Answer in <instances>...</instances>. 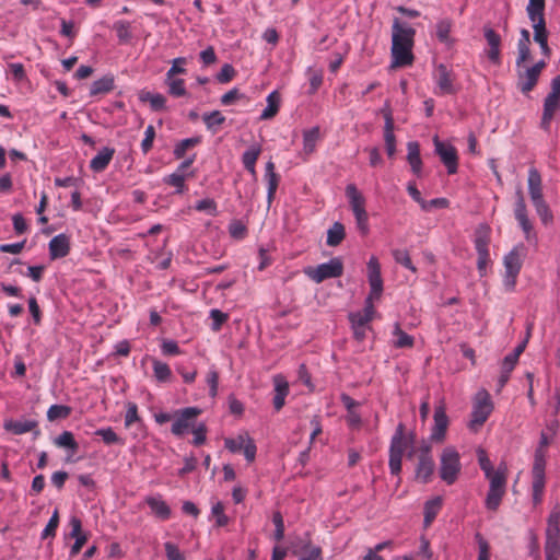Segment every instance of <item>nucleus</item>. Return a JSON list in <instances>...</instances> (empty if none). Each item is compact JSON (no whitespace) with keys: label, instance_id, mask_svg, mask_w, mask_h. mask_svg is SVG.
I'll use <instances>...</instances> for the list:
<instances>
[{"label":"nucleus","instance_id":"56","mask_svg":"<svg viewBox=\"0 0 560 560\" xmlns=\"http://www.w3.org/2000/svg\"><path fill=\"white\" fill-rule=\"evenodd\" d=\"M58 525H59V513H58V510H55L50 520L48 521V524L42 532V539L55 537Z\"/></svg>","mask_w":560,"mask_h":560},{"label":"nucleus","instance_id":"49","mask_svg":"<svg viewBox=\"0 0 560 560\" xmlns=\"http://www.w3.org/2000/svg\"><path fill=\"white\" fill-rule=\"evenodd\" d=\"M394 336H396V339L394 341V346L396 348H411L413 346V338L401 330L399 324L395 325Z\"/></svg>","mask_w":560,"mask_h":560},{"label":"nucleus","instance_id":"27","mask_svg":"<svg viewBox=\"0 0 560 560\" xmlns=\"http://www.w3.org/2000/svg\"><path fill=\"white\" fill-rule=\"evenodd\" d=\"M530 34L526 28L521 30V37L517 42V58H516V68H522V66L530 59Z\"/></svg>","mask_w":560,"mask_h":560},{"label":"nucleus","instance_id":"10","mask_svg":"<svg viewBox=\"0 0 560 560\" xmlns=\"http://www.w3.org/2000/svg\"><path fill=\"white\" fill-rule=\"evenodd\" d=\"M342 272L343 265L339 258H332L328 262L304 269V273L315 283H320L330 278H338Z\"/></svg>","mask_w":560,"mask_h":560},{"label":"nucleus","instance_id":"17","mask_svg":"<svg viewBox=\"0 0 560 560\" xmlns=\"http://www.w3.org/2000/svg\"><path fill=\"white\" fill-rule=\"evenodd\" d=\"M434 79L439 89V94L446 95L456 93V89L454 86L455 77L446 66L440 65L436 68Z\"/></svg>","mask_w":560,"mask_h":560},{"label":"nucleus","instance_id":"1","mask_svg":"<svg viewBox=\"0 0 560 560\" xmlns=\"http://www.w3.org/2000/svg\"><path fill=\"white\" fill-rule=\"evenodd\" d=\"M416 30L395 18L392 25V59L393 67H407L413 62L412 48Z\"/></svg>","mask_w":560,"mask_h":560},{"label":"nucleus","instance_id":"50","mask_svg":"<svg viewBox=\"0 0 560 560\" xmlns=\"http://www.w3.org/2000/svg\"><path fill=\"white\" fill-rule=\"evenodd\" d=\"M185 182L186 175L179 172H174L164 178V183L175 187L178 194H183L186 190Z\"/></svg>","mask_w":560,"mask_h":560},{"label":"nucleus","instance_id":"46","mask_svg":"<svg viewBox=\"0 0 560 560\" xmlns=\"http://www.w3.org/2000/svg\"><path fill=\"white\" fill-rule=\"evenodd\" d=\"M200 142H201L200 137L187 138V139L179 141L174 148V152H173L174 156L176 159L184 158L187 150L198 145Z\"/></svg>","mask_w":560,"mask_h":560},{"label":"nucleus","instance_id":"52","mask_svg":"<svg viewBox=\"0 0 560 560\" xmlns=\"http://www.w3.org/2000/svg\"><path fill=\"white\" fill-rule=\"evenodd\" d=\"M166 84L168 86V92L172 96L180 97L185 96L187 94L186 88H185V81L183 79L166 78Z\"/></svg>","mask_w":560,"mask_h":560},{"label":"nucleus","instance_id":"28","mask_svg":"<svg viewBox=\"0 0 560 560\" xmlns=\"http://www.w3.org/2000/svg\"><path fill=\"white\" fill-rule=\"evenodd\" d=\"M115 154V149L105 147L103 148L90 162L92 171L100 173L107 168Z\"/></svg>","mask_w":560,"mask_h":560},{"label":"nucleus","instance_id":"20","mask_svg":"<svg viewBox=\"0 0 560 560\" xmlns=\"http://www.w3.org/2000/svg\"><path fill=\"white\" fill-rule=\"evenodd\" d=\"M485 38L489 45V50L487 52L488 58L495 65L500 63V45H501V36L491 27L483 28Z\"/></svg>","mask_w":560,"mask_h":560},{"label":"nucleus","instance_id":"7","mask_svg":"<svg viewBox=\"0 0 560 560\" xmlns=\"http://www.w3.org/2000/svg\"><path fill=\"white\" fill-rule=\"evenodd\" d=\"M346 196L349 200L351 210L354 214L358 229L362 234L369 232V217L365 210V199L362 194L358 190L354 184H349L346 187Z\"/></svg>","mask_w":560,"mask_h":560},{"label":"nucleus","instance_id":"3","mask_svg":"<svg viewBox=\"0 0 560 560\" xmlns=\"http://www.w3.org/2000/svg\"><path fill=\"white\" fill-rule=\"evenodd\" d=\"M494 409L490 394L486 389H479L472 398V408L468 428L472 432H478L486 423Z\"/></svg>","mask_w":560,"mask_h":560},{"label":"nucleus","instance_id":"16","mask_svg":"<svg viewBox=\"0 0 560 560\" xmlns=\"http://www.w3.org/2000/svg\"><path fill=\"white\" fill-rule=\"evenodd\" d=\"M533 23L534 40L540 46L541 54L549 57L551 50L548 45V32L546 28L545 14L528 15Z\"/></svg>","mask_w":560,"mask_h":560},{"label":"nucleus","instance_id":"8","mask_svg":"<svg viewBox=\"0 0 560 560\" xmlns=\"http://www.w3.org/2000/svg\"><path fill=\"white\" fill-rule=\"evenodd\" d=\"M201 415V409L197 407H186L175 410L174 422L171 432L175 436L182 438L191 432L198 424L197 418Z\"/></svg>","mask_w":560,"mask_h":560},{"label":"nucleus","instance_id":"44","mask_svg":"<svg viewBox=\"0 0 560 560\" xmlns=\"http://www.w3.org/2000/svg\"><path fill=\"white\" fill-rule=\"evenodd\" d=\"M140 98L143 102H149L151 108L155 112L164 110L166 108V97L163 94L145 92Z\"/></svg>","mask_w":560,"mask_h":560},{"label":"nucleus","instance_id":"55","mask_svg":"<svg viewBox=\"0 0 560 560\" xmlns=\"http://www.w3.org/2000/svg\"><path fill=\"white\" fill-rule=\"evenodd\" d=\"M211 514L215 518V526L223 527L229 524L230 518L224 513V505L222 502H217L211 509Z\"/></svg>","mask_w":560,"mask_h":560},{"label":"nucleus","instance_id":"40","mask_svg":"<svg viewBox=\"0 0 560 560\" xmlns=\"http://www.w3.org/2000/svg\"><path fill=\"white\" fill-rule=\"evenodd\" d=\"M54 444L57 447L69 450L72 454L77 453L79 450V444L75 441L73 433L70 431H63L62 433H60L54 440Z\"/></svg>","mask_w":560,"mask_h":560},{"label":"nucleus","instance_id":"13","mask_svg":"<svg viewBox=\"0 0 560 560\" xmlns=\"http://www.w3.org/2000/svg\"><path fill=\"white\" fill-rule=\"evenodd\" d=\"M368 280L371 287V291L366 299L380 300L383 293V279L381 275V264L375 256H372L368 261Z\"/></svg>","mask_w":560,"mask_h":560},{"label":"nucleus","instance_id":"6","mask_svg":"<svg viewBox=\"0 0 560 560\" xmlns=\"http://www.w3.org/2000/svg\"><path fill=\"white\" fill-rule=\"evenodd\" d=\"M526 248L523 244H518L509 252L503 259L505 269L504 284L513 290L516 284V278L522 269L523 258L525 257Z\"/></svg>","mask_w":560,"mask_h":560},{"label":"nucleus","instance_id":"60","mask_svg":"<svg viewBox=\"0 0 560 560\" xmlns=\"http://www.w3.org/2000/svg\"><path fill=\"white\" fill-rule=\"evenodd\" d=\"M96 435L101 436L103 442L107 445L117 444L120 443L119 436L116 434V432L112 428H103L98 429L95 432Z\"/></svg>","mask_w":560,"mask_h":560},{"label":"nucleus","instance_id":"57","mask_svg":"<svg viewBox=\"0 0 560 560\" xmlns=\"http://www.w3.org/2000/svg\"><path fill=\"white\" fill-rule=\"evenodd\" d=\"M545 466H546L545 451H542L541 448H537L535 452V459H534V465H533V469H532V475L545 476Z\"/></svg>","mask_w":560,"mask_h":560},{"label":"nucleus","instance_id":"23","mask_svg":"<svg viewBox=\"0 0 560 560\" xmlns=\"http://www.w3.org/2000/svg\"><path fill=\"white\" fill-rule=\"evenodd\" d=\"M70 252V240L66 234H58L49 242V256L51 259L66 257Z\"/></svg>","mask_w":560,"mask_h":560},{"label":"nucleus","instance_id":"18","mask_svg":"<svg viewBox=\"0 0 560 560\" xmlns=\"http://www.w3.org/2000/svg\"><path fill=\"white\" fill-rule=\"evenodd\" d=\"M448 427V418L444 404H440L434 409V425L431 432V440L441 442L444 440Z\"/></svg>","mask_w":560,"mask_h":560},{"label":"nucleus","instance_id":"36","mask_svg":"<svg viewBox=\"0 0 560 560\" xmlns=\"http://www.w3.org/2000/svg\"><path fill=\"white\" fill-rule=\"evenodd\" d=\"M261 149L259 145H253L243 153L242 162L244 167L255 177L256 176V162L260 155Z\"/></svg>","mask_w":560,"mask_h":560},{"label":"nucleus","instance_id":"34","mask_svg":"<svg viewBox=\"0 0 560 560\" xmlns=\"http://www.w3.org/2000/svg\"><path fill=\"white\" fill-rule=\"evenodd\" d=\"M545 560H560V536L545 535Z\"/></svg>","mask_w":560,"mask_h":560},{"label":"nucleus","instance_id":"5","mask_svg":"<svg viewBox=\"0 0 560 560\" xmlns=\"http://www.w3.org/2000/svg\"><path fill=\"white\" fill-rule=\"evenodd\" d=\"M462 471L460 455L454 446H446L440 455V478L448 486L455 483Z\"/></svg>","mask_w":560,"mask_h":560},{"label":"nucleus","instance_id":"15","mask_svg":"<svg viewBox=\"0 0 560 560\" xmlns=\"http://www.w3.org/2000/svg\"><path fill=\"white\" fill-rule=\"evenodd\" d=\"M434 471V460L431 456V446L423 445L419 455L418 465L416 468V477L423 483L431 480Z\"/></svg>","mask_w":560,"mask_h":560},{"label":"nucleus","instance_id":"22","mask_svg":"<svg viewBox=\"0 0 560 560\" xmlns=\"http://www.w3.org/2000/svg\"><path fill=\"white\" fill-rule=\"evenodd\" d=\"M528 192L533 205L545 201L540 173L532 167L528 171Z\"/></svg>","mask_w":560,"mask_h":560},{"label":"nucleus","instance_id":"54","mask_svg":"<svg viewBox=\"0 0 560 560\" xmlns=\"http://www.w3.org/2000/svg\"><path fill=\"white\" fill-rule=\"evenodd\" d=\"M195 209L199 212H206L209 215L215 217L218 214V205L211 198L199 200L195 205Z\"/></svg>","mask_w":560,"mask_h":560},{"label":"nucleus","instance_id":"12","mask_svg":"<svg viewBox=\"0 0 560 560\" xmlns=\"http://www.w3.org/2000/svg\"><path fill=\"white\" fill-rule=\"evenodd\" d=\"M435 153L440 156L442 163L447 168L448 174H455L458 170V154L454 145L445 143L438 136L433 138Z\"/></svg>","mask_w":560,"mask_h":560},{"label":"nucleus","instance_id":"43","mask_svg":"<svg viewBox=\"0 0 560 560\" xmlns=\"http://www.w3.org/2000/svg\"><path fill=\"white\" fill-rule=\"evenodd\" d=\"M453 27V22L450 19H443L436 23V37L443 44H451L453 40L451 38V31Z\"/></svg>","mask_w":560,"mask_h":560},{"label":"nucleus","instance_id":"32","mask_svg":"<svg viewBox=\"0 0 560 560\" xmlns=\"http://www.w3.org/2000/svg\"><path fill=\"white\" fill-rule=\"evenodd\" d=\"M115 89V78L113 74H106L101 79L94 81L90 89V95H103L112 92Z\"/></svg>","mask_w":560,"mask_h":560},{"label":"nucleus","instance_id":"41","mask_svg":"<svg viewBox=\"0 0 560 560\" xmlns=\"http://www.w3.org/2000/svg\"><path fill=\"white\" fill-rule=\"evenodd\" d=\"M545 535L560 536V505H555L547 518Z\"/></svg>","mask_w":560,"mask_h":560},{"label":"nucleus","instance_id":"53","mask_svg":"<svg viewBox=\"0 0 560 560\" xmlns=\"http://www.w3.org/2000/svg\"><path fill=\"white\" fill-rule=\"evenodd\" d=\"M394 259L397 264L409 269L413 273L417 272L416 266L412 264L409 253L406 249H395L393 252Z\"/></svg>","mask_w":560,"mask_h":560},{"label":"nucleus","instance_id":"39","mask_svg":"<svg viewBox=\"0 0 560 560\" xmlns=\"http://www.w3.org/2000/svg\"><path fill=\"white\" fill-rule=\"evenodd\" d=\"M279 107L280 96L277 91H273L267 96V107L262 110L260 119L268 120L273 118L278 114Z\"/></svg>","mask_w":560,"mask_h":560},{"label":"nucleus","instance_id":"30","mask_svg":"<svg viewBox=\"0 0 560 560\" xmlns=\"http://www.w3.org/2000/svg\"><path fill=\"white\" fill-rule=\"evenodd\" d=\"M5 430L14 433V434H24L27 432H35V435H39V430L37 429V422L35 420H16L10 421L4 424Z\"/></svg>","mask_w":560,"mask_h":560},{"label":"nucleus","instance_id":"25","mask_svg":"<svg viewBox=\"0 0 560 560\" xmlns=\"http://www.w3.org/2000/svg\"><path fill=\"white\" fill-rule=\"evenodd\" d=\"M70 526H71L70 536L72 538H75V541L71 547L70 555L75 556L81 551L82 547L88 541V537L85 534L82 533V523L79 517H77V516L71 517Z\"/></svg>","mask_w":560,"mask_h":560},{"label":"nucleus","instance_id":"42","mask_svg":"<svg viewBox=\"0 0 560 560\" xmlns=\"http://www.w3.org/2000/svg\"><path fill=\"white\" fill-rule=\"evenodd\" d=\"M153 375L160 383H167L172 378V371L168 364L158 360H152Z\"/></svg>","mask_w":560,"mask_h":560},{"label":"nucleus","instance_id":"58","mask_svg":"<svg viewBox=\"0 0 560 560\" xmlns=\"http://www.w3.org/2000/svg\"><path fill=\"white\" fill-rule=\"evenodd\" d=\"M475 539L478 544V559L477 560H490V545L483 538L480 533L475 535Z\"/></svg>","mask_w":560,"mask_h":560},{"label":"nucleus","instance_id":"59","mask_svg":"<svg viewBox=\"0 0 560 560\" xmlns=\"http://www.w3.org/2000/svg\"><path fill=\"white\" fill-rule=\"evenodd\" d=\"M210 318L212 319L211 329L219 331L222 325L229 319V315L218 308L210 311Z\"/></svg>","mask_w":560,"mask_h":560},{"label":"nucleus","instance_id":"29","mask_svg":"<svg viewBox=\"0 0 560 560\" xmlns=\"http://www.w3.org/2000/svg\"><path fill=\"white\" fill-rule=\"evenodd\" d=\"M148 506L151 509L152 513L162 521H167L171 517V508L168 504L161 498L158 497H148L145 499Z\"/></svg>","mask_w":560,"mask_h":560},{"label":"nucleus","instance_id":"24","mask_svg":"<svg viewBox=\"0 0 560 560\" xmlns=\"http://www.w3.org/2000/svg\"><path fill=\"white\" fill-rule=\"evenodd\" d=\"M373 302L374 300L366 299L363 311L349 315L351 326L369 327V323L373 319L375 314Z\"/></svg>","mask_w":560,"mask_h":560},{"label":"nucleus","instance_id":"63","mask_svg":"<svg viewBox=\"0 0 560 560\" xmlns=\"http://www.w3.org/2000/svg\"><path fill=\"white\" fill-rule=\"evenodd\" d=\"M477 457H478L479 466H480L481 470L485 472V476H489V474H492L495 471L493 469V466H492V464L488 457V454L485 450L479 448L477 451Z\"/></svg>","mask_w":560,"mask_h":560},{"label":"nucleus","instance_id":"62","mask_svg":"<svg viewBox=\"0 0 560 560\" xmlns=\"http://www.w3.org/2000/svg\"><path fill=\"white\" fill-rule=\"evenodd\" d=\"M185 63H186V58H184V57L175 58L172 61V67L166 72V78L172 79V78H175L177 74H185L186 69L183 67Z\"/></svg>","mask_w":560,"mask_h":560},{"label":"nucleus","instance_id":"11","mask_svg":"<svg viewBox=\"0 0 560 560\" xmlns=\"http://www.w3.org/2000/svg\"><path fill=\"white\" fill-rule=\"evenodd\" d=\"M224 446L231 453H238L244 451L245 458L252 463L256 457V444L254 440L247 434H238L236 438H229L224 440Z\"/></svg>","mask_w":560,"mask_h":560},{"label":"nucleus","instance_id":"35","mask_svg":"<svg viewBox=\"0 0 560 560\" xmlns=\"http://www.w3.org/2000/svg\"><path fill=\"white\" fill-rule=\"evenodd\" d=\"M319 139L320 129L318 126L303 131V152L305 155H311L315 151Z\"/></svg>","mask_w":560,"mask_h":560},{"label":"nucleus","instance_id":"51","mask_svg":"<svg viewBox=\"0 0 560 560\" xmlns=\"http://www.w3.org/2000/svg\"><path fill=\"white\" fill-rule=\"evenodd\" d=\"M490 233L489 229L485 228L477 232L475 238V248L477 253L489 252Z\"/></svg>","mask_w":560,"mask_h":560},{"label":"nucleus","instance_id":"37","mask_svg":"<svg viewBox=\"0 0 560 560\" xmlns=\"http://www.w3.org/2000/svg\"><path fill=\"white\" fill-rule=\"evenodd\" d=\"M442 498L436 497L424 504V526L429 527L442 509Z\"/></svg>","mask_w":560,"mask_h":560},{"label":"nucleus","instance_id":"9","mask_svg":"<svg viewBox=\"0 0 560 560\" xmlns=\"http://www.w3.org/2000/svg\"><path fill=\"white\" fill-rule=\"evenodd\" d=\"M551 91L544 101L540 127L549 131L555 114L560 110V74L551 80Z\"/></svg>","mask_w":560,"mask_h":560},{"label":"nucleus","instance_id":"38","mask_svg":"<svg viewBox=\"0 0 560 560\" xmlns=\"http://www.w3.org/2000/svg\"><path fill=\"white\" fill-rule=\"evenodd\" d=\"M346 237V230L342 223L335 222L327 231L326 244L330 247L338 246Z\"/></svg>","mask_w":560,"mask_h":560},{"label":"nucleus","instance_id":"2","mask_svg":"<svg viewBox=\"0 0 560 560\" xmlns=\"http://www.w3.org/2000/svg\"><path fill=\"white\" fill-rule=\"evenodd\" d=\"M415 443L413 435L406 436L404 423H399L392 438L389 446L388 466L392 475H399L401 471V460L404 453L412 447Z\"/></svg>","mask_w":560,"mask_h":560},{"label":"nucleus","instance_id":"26","mask_svg":"<svg viewBox=\"0 0 560 560\" xmlns=\"http://www.w3.org/2000/svg\"><path fill=\"white\" fill-rule=\"evenodd\" d=\"M384 141L388 158L396 153V137L394 135V119L390 112L385 113Z\"/></svg>","mask_w":560,"mask_h":560},{"label":"nucleus","instance_id":"31","mask_svg":"<svg viewBox=\"0 0 560 560\" xmlns=\"http://www.w3.org/2000/svg\"><path fill=\"white\" fill-rule=\"evenodd\" d=\"M265 178L267 180V186H268L267 200H268V205L270 206L275 198V195H276V191H277V188L279 185V180H280L279 175L275 172V164L271 161L267 162V164H266Z\"/></svg>","mask_w":560,"mask_h":560},{"label":"nucleus","instance_id":"64","mask_svg":"<svg viewBox=\"0 0 560 560\" xmlns=\"http://www.w3.org/2000/svg\"><path fill=\"white\" fill-rule=\"evenodd\" d=\"M164 549L167 560H186L184 552L174 542L166 541Z\"/></svg>","mask_w":560,"mask_h":560},{"label":"nucleus","instance_id":"61","mask_svg":"<svg viewBox=\"0 0 560 560\" xmlns=\"http://www.w3.org/2000/svg\"><path fill=\"white\" fill-rule=\"evenodd\" d=\"M272 523L276 527L273 538L277 541H281L284 537V522H283L282 514L279 511L273 512Z\"/></svg>","mask_w":560,"mask_h":560},{"label":"nucleus","instance_id":"33","mask_svg":"<svg viewBox=\"0 0 560 560\" xmlns=\"http://www.w3.org/2000/svg\"><path fill=\"white\" fill-rule=\"evenodd\" d=\"M407 161L411 167V171L416 175H420L422 170V160L420 155V145L417 141H410L407 144Z\"/></svg>","mask_w":560,"mask_h":560},{"label":"nucleus","instance_id":"19","mask_svg":"<svg viewBox=\"0 0 560 560\" xmlns=\"http://www.w3.org/2000/svg\"><path fill=\"white\" fill-rule=\"evenodd\" d=\"M539 75L534 69H530L529 67L524 70L517 68V89L523 94L532 92L537 85Z\"/></svg>","mask_w":560,"mask_h":560},{"label":"nucleus","instance_id":"45","mask_svg":"<svg viewBox=\"0 0 560 560\" xmlns=\"http://www.w3.org/2000/svg\"><path fill=\"white\" fill-rule=\"evenodd\" d=\"M202 120H203L207 129L215 132L217 127L224 124L225 117L222 115V113L220 110H213L210 113H205L202 116Z\"/></svg>","mask_w":560,"mask_h":560},{"label":"nucleus","instance_id":"47","mask_svg":"<svg viewBox=\"0 0 560 560\" xmlns=\"http://www.w3.org/2000/svg\"><path fill=\"white\" fill-rule=\"evenodd\" d=\"M113 30L116 32L120 43H128L132 37L131 25L128 21H116L113 25Z\"/></svg>","mask_w":560,"mask_h":560},{"label":"nucleus","instance_id":"14","mask_svg":"<svg viewBox=\"0 0 560 560\" xmlns=\"http://www.w3.org/2000/svg\"><path fill=\"white\" fill-rule=\"evenodd\" d=\"M514 215L525 235V238L527 241H529L535 235V233H534L533 224L527 215V209H526L523 191L521 189H518L516 191V202H515V207H514Z\"/></svg>","mask_w":560,"mask_h":560},{"label":"nucleus","instance_id":"48","mask_svg":"<svg viewBox=\"0 0 560 560\" xmlns=\"http://www.w3.org/2000/svg\"><path fill=\"white\" fill-rule=\"evenodd\" d=\"M71 407L66 405H51L47 410V419L56 421L58 419H67L71 415Z\"/></svg>","mask_w":560,"mask_h":560},{"label":"nucleus","instance_id":"4","mask_svg":"<svg viewBox=\"0 0 560 560\" xmlns=\"http://www.w3.org/2000/svg\"><path fill=\"white\" fill-rule=\"evenodd\" d=\"M489 480V491L486 498V506L488 510L497 511L506 491L508 467L500 464L494 472L486 476Z\"/></svg>","mask_w":560,"mask_h":560},{"label":"nucleus","instance_id":"21","mask_svg":"<svg viewBox=\"0 0 560 560\" xmlns=\"http://www.w3.org/2000/svg\"><path fill=\"white\" fill-rule=\"evenodd\" d=\"M275 395L272 399L273 408L276 411H280L284 404L285 397L289 395V383L282 375L273 376Z\"/></svg>","mask_w":560,"mask_h":560}]
</instances>
